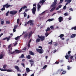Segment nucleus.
Segmentation results:
<instances>
[{"label":"nucleus","mask_w":76,"mask_h":76,"mask_svg":"<svg viewBox=\"0 0 76 76\" xmlns=\"http://www.w3.org/2000/svg\"><path fill=\"white\" fill-rule=\"evenodd\" d=\"M57 0H54V2H53L52 4L51 5V7H53L50 10V12H53V11L54 10L55 8H56V6L57 5Z\"/></svg>","instance_id":"obj_1"},{"label":"nucleus","mask_w":76,"mask_h":76,"mask_svg":"<svg viewBox=\"0 0 76 76\" xmlns=\"http://www.w3.org/2000/svg\"><path fill=\"white\" fill-rule=\"evenodd\" d=\"M30 23V25L31 26H33L34 25V23H33V22L31 20H30L29 21H28L27 22H26L25 24L24 25L25 26H26L27 25V24H29Z\"/></svg>","instance_id":"obj_2"},{"label":"nucleus","mask_w":76,"mask_h":76,"mask_svg":"<svg viewBox=\"0 0 76 76\" xmlns=\"http://www.w3.org/2000/svg\"><path fill=\"white\" fill-rule=\"evenodd\" d=\"M36 50L39 53V54H42V53L44 52V50L43 49H40L36 48Z\"/></svg>","instance_id":"obj_3"},{"label":"nucleus","mask_w":76,"mask_h":76,"mask_svg":"<svg viewBox=\"0 0 76 76\" xmlns=\"http://www.w3.org/2000/svg\"><path fill=\"white\" fill-rule=\"evenodd\" d=\"M15 52H16V53L18 54V53H20L21 52V51L18 50H15V51H13L12 52H11L10 53L11 54H14Z\"/></svg>","instance_id":"obj_4"},{"label":"nucleus","mask_w":76,"mask_h":76,"mask_svg":"<svg viewBox=\"0 0 76 76\" xmlns=\"http://www.w3.org/2000/svg\"><path fill=\"white\" fill-rule=\"evenodd\" d=\"M18 13V11H11L10 12V15H14L15 14H16Z\"/></svg>","instance_id":"obj_5"},{"label":"nucleus","mask_w":76,"mask_h":76,"mask_svg":"<svg viewBox=\"0 0 76 76\" xmlns=\"http://www.w3.org/2000/svg\"><path fill=\"white\" fill-rule=\"evenodd\" d=\"M32 13L35 15V12H36V7H33L32 10Z\"/></svg>","instance_id":"obj_6"},{"label":"nucleus","mask_w":76,"mask_h":76,"mask_svg":"<svg viewBox=\"0 0 76 76\" xmlns=\"http://www.w3.org/2000/svg\"><path fill=\"white\" fill-rule=\"evenodd\" d=\"M11 5H9V4L8 3H7L6 4L4 5H3V7H6V8H9V7H11Z\"/></svg>","instance_id":"obj_7"},{"label":"nucleus","mask_w":76,"mask_h":76,"mask_svg":"<svg viewBox=\"0 0 76 76\" xmlns=\"http://www.w3.org/2000/svg\"><path fill=\"white\" fill-rule=\"evenodd\" d=\"M41 9V5H40V4L38 3L37 4V11L39 12Z\"/></svg>","instance_id":"obj_8"},{"label":"nucleus","mask_w":76,"mask_h":76,"mask_svg":"<svg viewBox=\"0 0 76 76\" xmlns=\"http://www.w3.org/2000/svg\"><path fill=\"white\" fill-rule=\"evenodd\" d=\"M58 19L59 22H61L63 20V17L61 16L59 17V18H58Z\"/></svg>","instance_id":"obj_9"},{"label":"nucleus","mask_w":76,"mask_h":76,"mask_svg":"<svg viewBox=\"0 0 76 76\" xmlns=\"http://www.w3.org/2000/svg\"><path fill=\"white\" fill-rule=\"evenodd\" d=\"M46 0H41L39 3V4H44Z\"/></svg>","instance_id":"obj_10"},{"label":"nucleus","mask_w":76,"mask_h":76,"mask_svg":"<svg viewBox=\"0 0 76 76\" xmlns=\"http://www.w3.org/2000/svg\"><path fill=\"white\" fill-rule=\"evenodd\" d=\"M29 61L30 63H31V66H33V64H34V61H33V60H32V59L31 60H30Z\"/></svg>","instance_id":"obj_11"},{"label":"nucleus","mask_w":76,"mask_h":76,"mask_svg":"<svg viewBox=\"0 0 76 76\" xmlns=\"http://www.w3.org/2000/svg\"><path fill=\"white\" fill-rule=\"evenodd\" d=\"M14 67L15 69L17 70V71H19V66H15Z\"/></svg>","instance_id":"obj_12"},{"label":"nucleus","mask_w":76,"mask_h":76,"mask_svg":"<svg viewBox=\"0 0 76 76\" xmlns=\"http://www.w3.org/2000/svg\"><path fill=\"white\" fill-rule=\"evenodd\" d=\"M76 36V34H73L71 35L70 38H75Z\"/></svg>","instance_id":"obj_13"},{"label":"nucleus","mask_w":76,"mask_h":76,"mask_svg":"<svg viewBox=\"0 0 76 76\" xmlns=\"http://www.w3.org/2000/svg\"><path fill=\"white\" fill-rule=\"evenodd\" d=\"M45 36H42V37H41V38H40V39L41 41H43L45 40Z\"/></svg>","instance_id":"obj_14"},{"label":"nucleus","mask_w":76,"mask_h":76,"mask_svg":"<svg viewBox=\"0 0 76 76\" xmlns=\"http://www.w3.org/2000/svg\"><path fill=\"white\" fill-rule=\"evenodd\" d=\"M72 1V0H65V2L67 3H70V2Z\"/></svg>","instance_id":"obj_15"},{"label":"nucleus","mask_w":76,"mask_h":76,"mask_svg":"<svg viewBox=\"0 0 76 76\" xmlns=\"http://www.w3.org/2000/svg\"><path fill=\"white\" fill-rule=\"evenodd\" d=\"M29 53L30 55H32V56H34V53L31 51H29Z\"/></svg>","instance_id":"obj_16"},{"label":"nucleus","mask_w":76,"mask_h":76,"mask_svg":"<svg viewBox=\"0 0 76 76\" xmlns=\"http://www.w3.org/2000/svg\"><path fill=\"white\" fill-rule=\"evenodd\" d=\"M32 31L30 32L28 35V38H30V37H31V35L32 34Z\"/></svg>","instance_id":"obj_17"},{"label":"nucleus","mask_w":76,"mask_h":76,"mask_svg":"<svg viewBox=\"0 0 76 76\" xmlns=\"http://www.w3.org/2000/svg\"><path fill=\"white\" fill-rule=\"evenodd\" d=\"M26 72H27V73H29V72H30V69H29V68H26Z\"/></svg>","instance_id":"obj_18"},{"label":"nucleus","mask_w":76,"mask_h":76,"mask_svg":"<svg viewBox=\"0 0 76 76\" xmlns=\"http://www.w3.org/2000/svg\"><path fill=\"white\" fill-rule=\"evenodd\" d=\"M3 58V54H0V59H2Z\"/></svg>","instance_id":"obj_19"},{"label":"nucleus","mask_w":76,"mask_h":76,"mask_svg":"<svg viewBox=\"0 0 76 76\" xmlns=\"http://www.w3.org/2000/svg\"><path fill=\"white\" fill-rule=\"evenodd\" d=\"M64 35L63 34H61L60 36H58V37H59L60 38H62L63 37H64Z\"/></svg>","instance_id":"obj_20"},{"label":"nucleus","mask_w":76,"mask_h":76,"mask_svg":"<svg viewBox=\"0 0 76 76\" xmlns=\"http://www.w3.org/2000/svg\"><path fill=\"white\" fill-rule=\"evenodd\" d=\"M66 73V71H64V70L63 69V71H62V72L61 74V75H64V74H65Z\"/></svg>","instance_id":"obj_21"},{"label":"nucleus","mask_w":76,"mask_h":76,"mask_svg":"<svg viewBox=\"0 0 76 76\" xmlns=\"http://www.w3.org/2000/svg\"><path fill=\"white\" fill-rule=\"evenodd\" d=\"M6 71H7V72H13V70L12 69H8V70H7L6 69Z\"/></svg>","instance_id":"obj_22"},{"label":"nucleus","mask_w":76,"mask_h":76,"mask_svg":"<svg viewBox=\"0 0 76 76\" xmlns=\"http://www.w3.org/2000/svg\"><path fill=\"white\" fill-rule=\"evenodd\" d=\"M59 64V62L58 61H56L55 63H53V65H54L55 64Z\"/></svg>","instance_id":"obj_23"},{"label":"nucleus","mask_w":76,"mask_h":76,"mask_svg":"<svg viewBox=\"0 0 76 76\" xmlns=\"http://www.w3.org/2000/svg\"><path fill=\"white\" fill-rule=\"evenodd\" d=\"M40 39H39V38H38V39H36V42L38 43V42H40Z\"/></svg>","instance_id":"obj_24"},{"label":"nucleus","mask_w":76,"mask_h":76,"mask_svg":"<svg viewBox=\"0 0 76 76\" xmlns=\"http://www.w3.org/2000/svg\"><path fill=\"white\" fill-rule=\"evenodd\" d=\"M53 19H49L47 20V22H51V21H53Z\"/></svg>","instance_id":"obj_25"},{"label":"nucleus","mask_w":76,"mask_h":76,"mask_svg":"<svg viewBox=\"0 0 76 76\" xmlns=\"http://www.w3.org/2000/svg\"><path fill=\"white\" fill-rule=\"evenodd\" d=\"M47 67V65H45L42 68V69H45V68Z\"/></svg>","instance_id":"obj_26"},{"label":"nucleus","mask_w":76,"mask_h":76,"mask_svg":"<svg viewBox=\"0 0 76 76\" xmlns=\"http://www.w3.org/2000/svg\"><path fill=\"white\" fill-rule=\"evenodd\" d=\"M27 57L28 59H31V55H28Z\"/></svg>","instance_id":"obj_27"},{"label":"nucleus","mask_w":76,"mask_h":76,"mask_svg":"<svg viewBox=\"0 0 76 76\" xmlns=\"http://www.w3.org/2000/svg\"><path fill=\"white\" fill-rule=\"evenodd\" d=\"M0 70L1 71L4 72V71H6V69H2L0 68Z\"/></svg>","instance_id":"obj_28"},{"label":"nucleus","mask_w":76,"mask_h":76,"mask_svg":"<svg viewBox=\"0 0 76 76\" xmlns=\"http://www.w3.org/2000/svg\"><path fill=\"white\" fill-rule=\"evenodd\" d=\"M51 30V29H50V28L49 27H48L47 29H46V32H47V31H50Z\"/></svg>","instance_id":"obj_29"},{"label":"nucleus","mask_w":76,"mask_h":76,"mask_svg":"<svg viewBox=\"0 0 76 76\" xmlns=\"http://www.w3.org/2000/svg\"><path fill=\"white\" fill-rule=\"evenodd\" d=\"M22 10H23V7H21L20 9V10L19 11V13H20V12L22 11Z\"/></svg>","instance_id":"obj_30"},{"label":"nucleus","mask_w":76,"mask_h":76,"mask_svg":"<svg viewBox=\"0 0 76 76\" xmlns=\"http://www.w3.org/2000/svg\"><path fill=\"white\" fill-rule=\"evenodd\" d=\"M65 57L66 59L67 60H68V59H69V57L68 55H66L65 56Z\"/></svg>","instance_id":"obj_31"},{"label":"nucleus","mask_w":76,"mask_h":76,"mask_svg":"<svg viewBox=\"0 0 76 76\" xmlns=\"http://www.w3.org/2000/svg\"><path fill=\"white\" fill-rule=\"evenodd\" d=\"M46 37H47V36L49 35V34L48 32H46L45 34Z\"/></svg>","instance_id":"obj_32"},{"label":"nucleus","mask_w":76,"mask_h":76,"mask_svg":"<svg viewBox=\"0 0 76 76\" xmlns=\"http://www.w3.org/2000/svg\"><path fill=\"white\" fill-rule=\"evenodd\" d=\"M20 58H24V55L23 54L21 55Z\"/></svg>","instance_id":"obj_33"},{"label":"nucleus","mask_w":76,"mask_h":76,"mask_svg":"<svg viewBox=\"0 0 76 76\" xmlns=\"http://www.w3.org/2000/svg\"><path fill=\"white\" fill-rule=\"evenodd\" d=\"M74 57V56H72L70 57V60H74V59H73V57Z\"/></svg>","instance_id":"obj_34"},{"label":"nucleus","mask_w":76,"mask_h":76,"mask_svg":"<svg viewBox=\"0 0 76 76\" xmlns=\"http://www.w3.org/2000/svg\"><path fill=\"white\" fill-rule=\"evenodd\" d=\"M19 38H20V36H18L17 37L15 38V39L17 41Z\"/></svg>","instance_id":"obj_35"},{"label":"nucleus","mask_w":76,"mask_h":76,"mask_svg":"<svg viewBox=\"0 0 76 76\" xmlns=\"http://www.w3.org/2000/svg\"><path fill=\"white\" fill-rule=\"evenodd\" d=\"M28 34L26 33L24 35V38H26V37H28Z\"/></svg>","instance_id":"obj_36"},{"label":"nucleus","mask_w":76,"mask_h":76,"mask_svg":"<svg viewBox=\"0 0 76 76\" xmlns=\"http://www.w3.org/2000/svg\"><path fill=\"white\" fill-rule=\"evenodd\" d=\"M20 20H19V18H18L17 19V23L18 24H19V22H20Z\"/></svg>","instance_id":"obj_37"},{"label":"nucleus","mask_w":76,"mask_h":76,"mask_svg":"<svg viewBox=\"0 0 76 76\" xmlns=\"http://www.w3.org/2000/svg\"><path fill=\"white\" fill-rule=\"evenodd\" d=\"M21 65H22V66H23V67H24V68H25V63H22L21 64Z\"/></svg>","instance_id":"obj_38"},{"label":"nucleus","mask_w":76,"mask_h":76,"mask_svg":"<svg viewBox=\"0 0 76 76\" xmlns=\"http://www.w3.org/2000/svg\"><path fill=\"white\" fill-rule=\"evenodd\" d=\"M67 70H70V69H71V67H70V66H67Z\"/></svg>","instance_id":"obj_39"},{"label":"nucleus","mask_w":76,"mask_h":76,"mask_svg":"<svg viewBox=\"0 0 76 76\" xmlns=\"http://www.w3.org/2000/svg\"><path fill=\"white\" fill-rule=\"evenodd\" d=\"M60 69H58L57 71L56 72V74H58V73H60Z\"/></svg>","instance_id":"obj_40"},{"label":"nucleus","mask_w":76,"mask_h":76,"mask_svg":"<svg viewBox=\"0 0 76 76\" xmlns=\"http://www.w3.org/2000/svg\"><path fill=\"white\" fill-rule=\"evenodd\" d=\"M71 29H74V30H76V26H75L74 27H72L71 28Z\"/></svg>","instance_id":"obj_41"},{"label":"nucleus","mask_w":76,"mask_h":76,"mask_svg":"<svg viewBox=\"0 0 76 76\" xmlns=\"http://www.w3.org/2000/svg\"><path fill=\"white\" fill-rule=\"evenodd\" d=\"M4 21H1V25H3L4 24Z\"/></svg>","instance_id":"obj_42"},{"label":"nucleus","mask_w":76,"mask_h":76,"mask_svg":"<svg viewBox=\"0 0 76 76\" xmlns=\"http://www.w3.org/2000/svg\"><path fill=\"white\" fill-rule=\"evenodd\" d=\"M53 43V40H51V42H49L48 43V44H50V45H51V44H52Z\"/></svg>","instance_id":"obj_43"},{"label":"nucleus","mask_w":76,"mask_h":76,"mask_svg":"<svg viewBox=\"0 0 76 76\" xmlns=\"http://www.w3.org/2000/svg\"><path fill=\"white\" fill-rule=\"evenodd\" d=\"M10 36H9L8 38L7 37V41L8 42L9 41V40H10Z\"/></svg>","instance_id":"obj_44"},{"label":"nucleus","mask_w":76,"mask_h":76,"mask_svg":"<svg viewBox=\"0 0 76 76\" xmlns=\"http://www.w3.org/2000/svg\"><path fill=\"white\" fill-rule=\"evenodd\" d=\"M23 10H24V9H27V6H24L23 7Z\"/></svg>","instance_id":"obj_45"},{"label":"nucleus","mask_w":76,"mask_h":76,"mask_svg":"<svg viewBox=\"0 0 76 76\" xmlns=\"http://www.w3.org/2000/svg\"><path fill=\"white\" fill-rule=\"evenodd\" d=\"M23 14H24V17H26V16H27V15L26 14V13H25V12H24Z\"/></svg>","instance_id":"obj_46"},{"label":"nucleus","mask_w":76,"mask_h":76,"mask_svg":"<svg viewBox=\"0 0 76 76\" xmlns=\"http://www.w3.org/2000/svg\"><path fill=\"white\" fill-rule=\"evenodd\" d=\"M64 15L65 16H69V14H68L67 13H65L64 14Z\"/></svg>","instance_id":"obj_47"},{"label":"nucleus","mask_w":76,"mask_h":76,"mask_svg":"<svg viewBox=\"0 0 76 76\" xmlns=\"http://www.w3.org/2000/svg\"><path fill=\"white\" fill-rule=\"evenodd\" d=\"M17 44H18V42H16L14 45V47H16V45H17Z\"/></svg>","instance_id":"obj_48"},{"label":"nucleus","mask_w":76,"mask_h":76,"mask_svg":"<svg viewBox=\"0 0 76 76\" xmlns=\"http://www.w3.org/2000/svg\"><path fill=\"white\" fill-rule=\"evenodd\" d=\"M61 7H62V5L61 4L59 5L58 6V7L59 8H61Z\"/></svg>","instance_id":"obj_49"},{"label":"nucleus","mask_w":76,"mask_h":76,"mask_svg":"<svg viewBox=\"0 0 76 76\" xmlns=\"http://www.w3.org/2000/svg\"><path fill=\"white\" fill-rule=\"evenodd\" d=\"M9 11H8V12L6 13V16H8V15L9 14Z\"/></svg>","instance_id":"obj_50"},{"label":"nucleus","mask_w":76,"mask_h":76,"mask_svg":"<svg viewBox=\"0 0 76 76\" xmlns=\"http://www.w3.org/2000/svg\"><path fill=\"white\" fill-rule=\"evenodd\" d=\"M63 71V69H60V74Z\"/></svg>","instance_id":"obj_51"},{"label":"nucleus","mask_w":76,"mask_h":76,"mask_svg":"<svg viewBox=\"0 0 76 76\" xmlns=\"http://www.w3.org/2000/svg\"><path fill=\"white\" fill-rule=\"evenodd\" d=\"M27 75V74H26V72H25V74H23V76H26Z\"/></svg>","instance_id":"obj_52"},{"label":"nucleus","mask_w":76,"mask_h":76,"mask_svg":"<svg viewBox=\"0 0 76 76\" xmlns=\"http://www.w3.org/2000/svg\"><path fill=\"white\" fill-rule=\"evenodd\" d=\"M50 28L51 29H54V27H53V26H50Z\"/></svg>","instance_id":"obj_53"},{"label":"nucleus","mask_w":76,"mask_h":76,"mask_svg":"<svg viewBox=\"0 0 76 76\" xmlns=\"http://www.w3.org/2000/svg\"><path fill=\"white\" fill-rule=\"evenodd\" d=\"M6 67H7V65L5 64L3 66V68H4V69H5Z\"/></svg>","instance_id":"obj_54"},{"label":"nucleus","mask_w":76,"mask_h":76,"mask_svg":"<svg viewBox=\"0 0 76 76\" xmlns=\"http://www.w3.org/2000/svg\"><path fill=\"white\" fill-rule=\"evenodd\" d=\"M66 8H67V7H66V6H65V5L64 7H63V9L64 10H65V9H66Z\"/></svg>","instance_id":"obj_55"},{"label":"nucleus","mask_w":76,"mask_h":76,"mask_svg":"<svg viewBox=\"0 0 76 76\" xmlns=\"http://www.w3.org/2000/svg\"><path fill=\"white\" fill-rule=\"evenodd\" d=\"M28 11H29V10L28 9H27L25 10V12H28Z\"/></svg>","instance_id":"obj_56"},{"label":"nucleus","mask_w":76,"mask_h":76,"mask_svg":"<svg viewBox=\"0 0 76 76\" xmlns=\"http://www.w3.org/2000/svg\"><path fill=\"white\" fill-rule=\"evenodd\" d=\"M5 8L4 7H3L1 9V10H5Z\"/></svg>","instance_id":"obj_57"},{"label":"nucleus","mask_w":76,"mask_h":76,"mask_svg":"<svg viewBox=\"0 0 76 76\" xmlns=\"http://www.w3.org/2000/svg\"><path fill=\"white\" fill-rule=\"evenodd\" d=\"M10 22L7 21H6V24H10Z\"/></svg>","instance_id":"obj_58"},{"label":"nucleus","mask_w":76,"mask_h":76,"mask_svg":"<svg viewBox=\"0 0 76 76\" xmlns=\"http://www.w3.org/2000/svg\"><path fill=\"white\" fill-rule=\"evenodd\" d=\"M23 50L24 51H26V47H24L23 49Z\"/></svg>","instance_id":"obj_59"},{"label":"nucleus","mask_w":76,"mask_h":76,"mask_svg":"<svg viewBox=\"0 0 76 76\" xmlns=\"http://www.w3.org/2000/svg\"><path fill=\"white\" fill-rule=\"evenodd\" d=\"M37 37H38V38H39L40 39H41V37L42 36H40L39 35H37Z\"/></svg>","instance_id":"obj_60"},{"label":"nucleus","mask_w":76,"mask_h":76,"mask_svg":"<svg viewBox=\"0 0 76 76\" xmlns=\"http://www.w3.org/2000/svg\"><path fill=\"white\" fill-rule=\"evenodd\" d=\"M6 39H7V37H5L3 39V40H6Z\"/></svg>","instance_id":"obj_61"},{"label":"nucleus","mask_w":76,"mask_h":76,"mask_svg":"<svg viewBox=\"0 0 76 76\" xmlns=\"http://www.w3.org/2000/svg\"><path fill=\"white\" fill-rule=\"evenodd\" d=\"M16 28H17V26L15 25L14 26V28L16 29Z\"/></svg>","instance_id":"obj_62"},{"label":"nucleus","mask_w":76,"mask_h":76,"mask_svg":"<svg viewBox=\"0 0 76 76\" xmlns=\"http://www.w3.org/2000/svg\"><path fill=\"white\" fill-rule=\"evenodd\" d=\"M69 9L70 10H71V11H73V10L72 8H69Z\"/></svg>","instance_id":"obj_63"},{"label":"nucleus","mask_w":76,"mask_h":76,"mask_svg":"<svg viewBox=\"0 0 76 76\" xmlns=\"http://www.w3.org/2000/svg\"><path fill=\"white\" fill-rule=\"evenodd\" d=\"M70 53H71V51H69L68 52V54H70Z\"/></svg>","instance_id":"obj_64"}]
</instances>
